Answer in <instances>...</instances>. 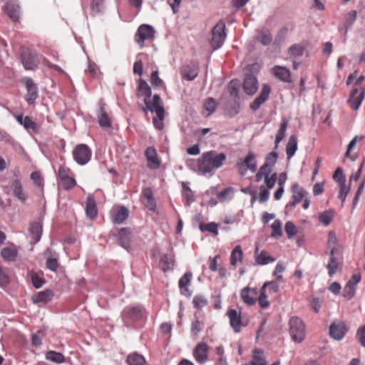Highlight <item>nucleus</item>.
Here are the masks:
<instances>
[{
  "label": "nucleus",
  "instance_id": "nucleus-51",
  "mask_svg": "<svg viewBox=\"0 0 365 365\" xmlns=\"http://www.w3.org/2000/svg\"><path fill=\"white\" fill-rule=\"evenodd\" d=\"M333 217V212L331 210H327L323 212L319 216V221L324 225H329Z\"/></svg>",
  "mask_w": 365,
  "mask_h": 365
},
{
  "label": "nucleus",
  "instance_id": "nucleus-23",
  "mask_svg": "<svg viewBox=\"0 0 365 365\" xmlns=\"http://www.w3.org/2000/svg\"><path fill=\"white\" fill-rule=\"evenodd\" d=\"M21 61L24 67L27 70H33L37 66L36 58L29 51H26L22 53Z\"/></svg>",
  "mask_w": 365,
  "mask_h": 365
},
{
  "label": "nucleus",
  "instance_id": "nucleus-7",
  "mask_svg": "<svg viewBox=\"0 0 365 365\" xmlns=\"http://www.w3.org/2000/svg\"><path fill=\"white\" fill-rule=\"evenodd\" d=\"M73 158L76 162L81 165L88 163L91 158V150L85 144L77 145L73 150Z\"/></svg>",
  "mask_w": 365,
  "mask_h": 365
},
{
  "label": "nucleus",
  "instance_id": "nucleus-28",
  "mask_svg": "<svg viewBox=\"0 0 365 365\" xmlns=\"http://www.w3.org/2000/svg\"><path fill=\"white\" fill-rule=\"evenodd\" d=\"M1 256L9 262H14L18 256V250L15 247H6L1 250Z\"/></svg>",
  "mask_w": 365,
  "mask_h": 365
},
{
  "label": "nucleus",
  "instance_id": "nucleus-30",
  "mask_svg": "<svg viewBox=\"0 0 365 365\" xmlns=\"http://www.w3.org/2000/svg\"><path fill=\"white\" fill-rule=\"evenodd\" d=\"M124 314L130 320L135 322L142 317V309L139 307H130L124 310Z\"/></svg>",
  "mask_w": 365,
  "mask_h": 365
},
{
  "label": "nucleus",
  "instance_id": "nucleus-50",
  "mask_svg": "<svg viewBox=\"0 0 365 365\" xmlns=\"http://www.w3.org/2000/svg\"><path fill=\"white\" fill-rule=\"evenodd\" d=\"M46 359L56 363H62L64 361L63 355L54 351H49L46 354Z\"/></svg>",
  "mask_w": 365,
  "mask_h": 365
},
{
  "label": "nucleus",
  "instance_id": "nucleus-19",
  "mask_svg": "<svg viewBox=\"0 0 365 365\" xmlns=\"http://www.w3.org/2000/svg\"><path fill=\"white\" fill-rule=\"evenodd\" d=\"M272 73L274 76L279 78L280 81L285 83L292 82L290 71L284 66H275L272 68Z\"/></svg>",
  "mask_w": 365,
  "mask_h": 365
},
{
  "label": "nucleus",
  "instance_id": "nucleus-63",
  "mask_svg": "<svg viewBox=\"0 0 365 365\" xmlns=\"http://www.w3.org/2000/svg\"><path fill=\"white\" fill-rule=\"evenodd\" d=\"M46 267L51 271H56L58 263L56 257H48L46 259Z\"/></svg>",
  "mask_w": 365,
  "mask_h": 365
},
{
  "label": "nucleus",
  "instance_id": "nucleus-21",
  "mask_svg": "<svg viewBox=\"0 0 365 365\" xmlns=\"http://www.w3.org/2000/svg\"><path fill=\"white\" fill-rule=\"evenodd\" d=\"M259 247H257L255 251V262L259 265H265L274 262L275 259L270 256L265 250L261 251L259 253Z\"/></svg>",
  "mask_w": 365,
  "mask_h": 365
},
{
  "label": "nucleus",
  "instance_id": "nucleus-36",
  "mask_svg": "<svg viewBox=\"0 0 365 365\" xmlns=\"http://www.w3.org/2000/svg\"><path fill=\"white\" fill-rule=\"evenodd\" d=\"M174 257L172 255H164L160 259V266L164 272H167L173 268L174 266Z\"/></svg>",
  "mask_w": 365,
  "mask_h": 365
},
{
  "label": "nucleus",
  "instance_id": "nucleus-46",
  "mask_svg": "<svg viewBox=\"0 0 365 365\" xmlns=\"http://www.w3.org/2000/svg\"><path fill=\"white\" fill-rule=\"evenodd\" d=\"M272 232L271 237L274 238H279L282 235V224L279 220H275L272 224Z\"/></svg>",
  "mask_w": 365,
  "mask_h": 365
},
{
  "label": "nucleus",
  "instance_id": "nucleus-6",
  "mask_svg": "<svg viewBox=\"0 0 365 365\" xmlns=\"http://www.w3.org/2000/svg\"><path fill=\"white\" fill-rule=\"evenodd\" d=\"M154 38L155 30L153 27L148 24H142L138 29L135 40L142 48L145 46V41H153Z\"/></svg>",
  "mask_w": 365,
  "mask_h": 365
},
{
  "label": "nucleus",
  "instance_id": "nucleus-5",
  "mask_svg": "<svg viewBox=\"0 0 365 365\" xmlns=\"http://www.w3.org/2000/svg\"><path fill=\"white\" fill-rule=\"evenodd\" d=\"M226 38L225 24L224 21H219L212 29L211 46L214 50L220 48Z\"/></svg>",
  "mask_w": 365,
  "mask_h": 365
},
{
  "label": "nucleus",
  "instance_id": "nucleus-41",
  "mask_svg": "<svg viewBox=\"0 0 365 365\" xmlns=\"http://www.w3.org/2000/svg\"><path fill=\"white\" fill-rule=\"evenodd\" d=\"M140 96H144L145 98H150L151 89L146 81L141 79L139 81L138 85V94Z\"/></svg>",
  "mask_w": 365,
  "mask_h": 365
},
{
  "label": "nucleus",
  "instance_id": "nucleus-15",
  "mask_svg": "<svg viewBox=\"0 0 365 365\" xmlns=\"http://www.w3.org/2000/svg\"><path fill=\"white\" fill-rule=\"evenodd\" d=\"M129 215V210L124 206L119 207L116 210L111 212V219L113 223L122 224Z\"/></svg>",
  "mask_w": 365,
  "mask_h": 365
},
{
  "label": "nucleus",
  "instance_id": "nucleus-9",
  "mask_svg": "<svg viewBox=\"0 0 365 365\" xmlns=\"http://www.w3.org/2000/svg\"><path fill=\"white\" fill-rule=\"evenodd\" d=\"M209 346L205 342H200L196 345L192 351V355L195 361L205 364L208 360Z\"/></svg>",
  "mask_w": 365,
  "mask_h": 365
},
{
  "label": "nucleus",
  "instance_id": "nucleus-60",
  "mask_svg": "<svg viewBox=\"0 0 365 365\" xmlns=\"http://www.w3.org/2000/svg\"><path fill=\"white\" fill-rule=\"evenodd\" d=\"M186 166L190 170L200 173V158L197 160L187 159L185 162Z\"/></svg>",
  "mask_w": 365,
  "mask_h": 365
},
{
  "label": "nucleus",
  "instance_id": "nucleus-52",
  "mask_svg": "<svg viewBox=\"0 0 365 365\" xmlns=\"http://www.w3.org/2000/svg\"><path fill=\"white\" fill-rule=\"evenodd\" d=\"M277 179V175L276 173L267 174L264 178V182L268 190H271L274 187Z\"/></svg>",
  "mask_w": 365,
  "mask_h": 365
},
{
  "label": "nucleus",
  "instance_id": "nucleus-62",
  "mask_svg": "<svg viewBox=\"0 0 365 365\" xmlns=\"http://www.w3.org/2000/svg\"><path fill=\"white\" fill-rule=\"evenodd\" d=\"M192 278V274L185 273L179 280V287L180 289H186Z\"/></svg>",
  "mask_w": 365,
  "mask_h": 365
},
{
  "label": "nucleus",
  "instance_id": "nucleus-33",
  "mask_svg": "<svg viewBox=\"0 0 365 365\" xmlns=\"http://www.w3.org/2000/svg\"><path fill=\"white\" fill-rule=\"evenodd\" d=\"M86 215L93 219L97 215V207L96 203L93 197H88L86 200Z\"/></svg>",
  "mask_w": 365,
  "mask_h": 365
},
{
  "label": "nucleus",
  "instance_id": "nucleus-18",
  "mask_svg": "<svg viewBox=\"0 0 365 365\" xmlns=\"http://www.w3.org/2000/svg\"><path fill=\"white\" fill-rule=\"evenodd\" d=\"M5 11L14 21H17L19 20L20 6L16 1H10L7 2L5 6Z\"/></svg>",
  "mask_w": 365,
  "mask_h": 365
},
{
  "label": "nucleus",
  "instance_id": "nucleus-58",
  "mask_svg": "<svg viewBox=\"0 0 365 365\" xmlns=\"http://www.w3.org/2000/svg\"><path fill=\"white\" fill-rule=\"evenodd\" d=\"M285 270V266L284 264L279 262L277 265L275 266L274 270L273 272V276H274L278 281H282L283 279V277L282 275V273Z\"/></svg>",
  "mask_w": 365,
  "mask_h": 365
},
{
  "label": "nucleus",
  "instance_id": "nucleus-24",
  "mask_svg": "<svg viewBox=\"0 0 365 365\" xmlns=\"http://www.w3.org/2000/svg\"><path fill=\"white\" fill-rule=\"evenodd\" d=\"M18 123L24 126L25 129L30 131L36 132L38 127L36 123L31 120L29 116H24L23 115H18L16 116Z\"/></svg>",
  "mask_w": 365,
  "mask_h": 365
},
{
  "label": "nucleus",
  "instance_id": "nucleus-42",
  "mask_svg": "<svg viewBox=\"0 0 365 365\" xmlns=\"http://www.w3.org/2000/svg\"><path fill=\"white\" fill-rule=\"evenodd\" d=\"M256 38L264 46L269 45L272 41V36L269 31H262Z\"/></svg>",
  "mask_w": 365,
  "mask_h": 365
},
{
  "label": "nucleus",
  "instance_id": "nucleus-13",
  "mask_svg": "<svg viewBox=\"0 0 365 365\" xmlns=\"http://www.w3.org/2000/svg\"><path fill=\"white\" fill-rule=\"evenodd\" d=\"M346 332V325L343 322H334L329 327L330 336L336 340H341Z\"/></svg>",
  "mask_w": 365,
  "mask_h": 365
},
{
  "label": "nucleus",
  "instance_id": "nucleus-34",
  "mask_svg": "<svg viewBox=\"0 0 365 365\" xmlns=\"http://www.w3.org/2000/svg\"><path fill=\"white\" fill-rule=\"evenodd\" d=\"M278 158V154L276 151L270 152L264 159V163L262 166H265L266 170L272 172V168L277 163Z\"/></svg>",
  "mask_w": 365,
  "mask_h": 365
},
{
  "label": "nucleus",
  "instance_id": "nucleus-26",
  "mask_svg": "<svg viewBox=\"0 0 365 365\" xmlns=\"http://www.w3.org/2000/svg\"><path fill=\"white\" fill-rule=\"evenodd\" d=\"M130 231L128 228H121L118 234V240L120 246L126 250L130 247Z\"/></svg>",
  "mask_w": 365,
  "mask_h": 365
},
{
  "label": "nucleus",
  "instance_id": "nucleus-4",
  "mask_svg": "<svg viewBox=\"0 0 365 365\" xmlns=\"http://www.w3.org/2000/svg\"><path fill=\"white\" fill-rule=\"evenodd\" d=\"M289 333L293 341L301 343L305 338V325L302 319L293 317L289 320Z\"/></svg>",
  "mask_w": 365,
  "mask_h": 365
},
{
  "label": "nucleus",
  "instance_id": "nucleus-25",
  "mask_svg": "<svg viewBox=\"0 0 365 365\" xmlns=\"http://www.w3.org/2000/svg\"><path fill=\"white\" fill-rule=\"evenodd\" d=\"M143 203L148 209L154 211L156 207V202L153 197V191L150 187H147L143 191Z\"/></svg>",
  "mask_w": 365,
  "mask_h": 365
},
{
  "label": "nucleus",
  "instance_id": "nucleus-45",
  "mask_svg": "<svg viewBox=\"0 0 365 365\" xmlns=\"http://www.w3.org/2000/svg\"><path fill=\"white\" fill-rule=\"evenodd\" d=\"M337 244V238L336 234L333 231H330L329 232V239H328V247L330 250V255H334L336 252V246Z\"/></svg>",
  "mask_w": 365,
  "mask_h": 365
},
{
  "label": "nucleus",
  "instance_id": "nucleus-29",
  "mask_svg": "<svg viewBox=\"0 0 365 365\" xmlns=\"http://www.w3.org/2000/svg\"><path fill=\"white\" fill-rule=\"evenodd\" d=\"M297 150V139L294 135H291L289 138L288 143L286 146V153L287 159L290 160L295 154Z\"/></svg>",
  "mask_w": 365,
  "mask_h": 365
},
{
  "label": "nucleus",
  "instance_id": "nucleus-43",
  "mask_svg": "<svg viewBox=\"0 0 365 365\" xmlns=\"http://www.w3.org/2000/svg\"><path fill=\"white\" fill-rule=\"evenodd\" d=\"M182 73L186 79L189 81L194 80L198 74L197 68L196 66L192 68H190L189 66H185Z\"/></svg>",
  "mask_w": 365,
  "mask_h": 365
},
{
  "label": "nucleus",
  "instance_id": "nucleus-20",
  "mask_svg": "<svg viewBox=\"0 0 365 365\" xmlns=\"http://www.w3.org/2000/svg\"><path fill=\"white\" fill-rule=\"evenodd\" d=\"M145 156L148 160V166L151 169H158L160 167V162L158 160V155L155 148L149 147L145 150Z\"/></svg>",
  "mask_w": 365,
  "mask_h": 365
},
{
  "label": "nucleus",
  "instance_id": "nucleus-38",
  "mask_svg": "<svg viewBox=\"0 0 365 365\" xmlns=\"http://www.w3.org/2000/svg\"><path fill=\"white\" fill-rule=\"evenodd\" d=\"M243 257V252L240 245H237L232 251L230 256V263L232 266H236L237 262H241Z\"/></svg>",
  "mask_w": 365,
  "mask_h": 365
},
{
  "label": "nucleus",
  "instance_id": "nucleus-27",
  "mask_svg": "<svg viewBox=\"0 0 365 365\" xmlns=\"http://www.w3.org/2000/svg\"><path fill=\"white\" fill-rule=\"evenodd\" d=\"M53 297V294L52 291L46 289L39 292L36 296L32 297V300L35 304L46 303L49 302Z\"/></svg>",
  "mask_w": 365,
  "mask_h": 365
},
{
  "label": "nucleus",
  "instance_id": "nucleus-16",
  "mask_svg": "<svg viewBox=\"0 0 365 365\" xmlns=\"http://www.w3.org/2000/svg\"><path fill=\"white\" fill-rule=\"evenodd\" d=\"M293 201L287 205V207H295L305 197L307 192L299 187L297 184H294L292 187Z\"/></svg>",
  "mask_w": 365,
  "mask_h": 365
},
{
  "label": "nucleus",
  "instance_id": "nucleus-8",
  "mask_svg": "<svg viewBox=\"0 0 365 365\" xmlns=\"http://www.w3.org/2000/svg\"><path fill=\"white\" fill-rule=\"evenodd\" d=\"M365 95V88L362 86L354 87L351 90L350 97L348 100L349 106L353 110H358L364 100Z\"/></svg>",
  "mask_w": 365,
  "mask_h": 365
},
{
  "label": "nucleus",
  "instance_id": "nucleus-10",
  "mask_svg": "<svg viewBox=\"0 0 365 365\" xmlns=\"http://www.w3.org/2000/svg\"><path fill=\"white\" fill-rule=\"evenodd\" d=\"M24 85L25 86L27 94L25 97V100L29 104H34L38 98V88L34 81L30 78H25L22 80Z\"/></svg>",
  "mask_w": 365,
  "mask_h": 365
},
{
  "label": "nucleus",
  "instance_id": "nucleus-32",
  "mask_svg": "<svg viewBox=\"0 0 365 365\" xmlns=\"http://www.w3.org/2000/svg\"><path fill=\"white\" fill-rule=\"evenodd\" d=\"M29 232L35 243L38 242L42 234V225L40 222H34L31 225Z\"/></svg>",
  "mask_w": 365,
  "mask_h": 365
},
{
  "label": "nucleus",
  "instance_id": "nucleus-64",
  "mask_svg": "<svg viewBox=\"0 0 365 365\" xmlns=\"http://www.w3.org/2000/svg\"><path fill=\"white\" fill-rule=\"evenodd\" d=\"M150 83L152 86L155 87H159L162 85L163 81L160 78L158 71H154L152 72L150 76Z\"/></svg>",
  "mask_w": 365,
  "mask_h": 365
},
{
  "label": "nucleus",
  "instance_id": "nucleus-37",
  "mask_svg": "<svg viewBox=\"0 0 365 365\" xmlns=\"http://www.w3.org/2000/svg\"><path fill=\"white\" fill-rule=\"evenodd\" d=\"M235 190L232 187H227L217 194V197L220 202H225L231 200L234 197Z\"/></svg>",
  "mask_w": 365,
  "mask_h": 365
},
{
  "label": "nucleus",
  "instance_id": "nucleus-14",
  "mask_svg": "<svg viewBox=\"0 0 365 365\" xmlns=\"http://www.w3.org/2000/svg\"><path fill=\"white\" fill-rule=\"evenodd\" d=\"M243 88L247 94L254 95L258 88V82L256 77L252 74L247 75L244 80Z\"/></svg>",
  "mask_w": 365,
  "mask_h": 365
},
{
  "label": "nucleus",
  "instance_id": "nucleus-49",
  "mask_svg": "<svg viewBox=\"0 0 365 365\" xmlns=\"http://www.w3.org/2000/svg\"><path fill=\"white\" fill-rule=\"evenodd\" d=\"M10 283V278L5 269L0 267V287L5 289Z\"/></svg>",
  "mask_w": 365,
  "mask_h": 365
},
{
  "label": "nucleus",
  "instance_id": "nucleus-56",
  "mask_svg": "<svg viewBox=\"0 0 365 365\" xmlns=\"http://www.w3.org/2000/svg\"><path fill=\"white\" fill-rule=\"evenodd\" d=\"M104 0H92L91 9L93 13L99 14L103 9Z\"/></svg>",
  "mask_w": 365,
  "mask_h": 365
},
{
  "label": "nucleus",
  "instance_id": "nucleus-17",
  "mask_svg": "<svg viewBox=\"0 0 365 365\" xmlns=\"http://www.w3.org/2000/svg\"><path fill=\"white\" fill-rule=\"evenodd\" d=\"M257 290L256 288L245 287L241 292V298L247 305H253L256 302Z\"/></svg>",
  "mask_w": 365,
  "mask_h": 365
},
{
  "label": "nucleus",
  "instance_id": "nucleus-44",
  "mask_svg": "<svg viewBox=\"0 0 365 365\" xmlns=\"http://www.w3.org/2000/svg\"><path fill=\"white\" fill-rule=\"evenodd\" d=\"M252 365H266L267 362L263 356V353L259 349H255L252 355Z\"/></svg>",
  "mask_w": 365,
  "mask_h": 365
},
{
  "label": "nucleus",
  "instance_id": "nucleus-12",
  "mask_svg": "<svg viewBox=\"0 0 365 365\" xmlns=\"http://www.w3.org/2000/svg\"><path fill=\"white\" fill-rule=\"evenodd\" d=\"M270 92V86L266 84L264 85L259 96H257L250 104V108L255 111L258 110L259 107L268 99Z\"/></svg>",
  "mask_w": 365,
  "mask_h": 365
},
{
  "label": "nucleus",
  "instance_id": "nucleus-31",
  "mask_svg": "<svg viewBox=\"0 0 365 365\" xmlns=\"http://www.w3.org/2000/svg\"><path fill=\"white\" fill-rule=\"evenodd\" d=\"M304 51V46L295 43L288 48L287 53L290 58H299L303 56Z\"/></svg>",
  "mask_w": 365,
  "mask_h": 365
},
{
  "label": "nucleus",
  "instance_id": "nucleus-61",
  "mask_svg": "<svg viewBox=\"0 0 365 365\" xmlns=\"http://www.w3.org/2000/svg\"><path fill=\"white\" fill-rule=\"evenodd\" d=\"M259 304L263 309H266L269 306V302L267 300V296L266 295L265 289L262 287L259 296Z\"/></svg>",
  "mask_w": 365,
  "mask_h": 365
},
{
  "label": "nucleus",
  "instance_id": "nucleus-22",
  "mask_svg": "<svg viewBox=\"0 0 365 365\" xmlns=\"http://www.w3.org/2000/svg\"><path fill=\"white\" fill-rule=\"evenodd\" d=\"M227 316L230 319V326L237 333L240 331L241 329V315L236 309H230L227 312Z\"/></svg>",
  "mask_w": 365,
  "mask_h": 365
},
{
  "label": "nucleus",
  "instance_id": "nucleus-54",
  "mask_svg": "<svg viewBox=\"0 0 365 365\" xmlns=\"http://www.w3.org/2000/svg\"><path fill=\"white\" fill-rule=\"evenodd\" d=\"M337 267H338V264H337V262L334 257V255H330V259L327 266L329 276L331 277L336 274V270H337Z\"/></svg>",
  "mask_w": 365,
  "mask_h": 365
},
{
  "label": "nucleus",
  "instance_id": "nucleus-59",
  "mask_svg": "<svg viewBox=\"0 0 365 365\" xmlns=\"http://www.w3.org/2000/svg\"><path fill=\"white\" fill-rule=\"evenodd\" d=\"M284 230L289 239L297 234V227L294 224L290 221L286 222Z\"/></svg>",
  "mask_w": 365,
  "mask_h": 365
},
{
  "label": "nucleus",
  "instance_id": "nucleus-55",
  "mask_svg": "<svg viewBox=\"0 0 365 365\" xmlns=\"http://www.w3.org/2000/svg\"><path fill=\"white\" fill-rule=\"evenodd\" d=\"M217 107V103L212 98H207L204 104V108L205 110L208 112L207 115L212 114L213 112H215Z\"/></svg>",
  "mask_w": 365,
  "mask_h": 365
},
{
  "label": "nucleus",
  "instance_id": "nucleus-2",
  "mask_svg": "<svg viewBox=\"0 0 365 365\" xmlns=\"http://www.w3.org/2000/svg\"><path fill=\"white\" fill-rule=\"evenodd\" d=\"M144 103L145 104V107L143 108L144 112H155L157 116L153 118V123L157 129H163V120L164 119L165 110L160 105V98L159 96L155 95L152 101L150 100V98H145Z\"/></svg>",
  "mask_w": 365,
  "mask_h": 365
},
{
  "label": "nucleus",
  "instance_id": "nucleus-40",
  "mask_svg": "<svg viewBox=\"0 0 365 365\" xmlns=\"http://www.w3.org/2000/svg\"><path fill=\"white\" fill-rule=\"evenodd\" d=\"M127 362L129 365H145V358L138 354H132L128 355Z\"/></svg>",
  "mask_w": 365,
  "mask_h": 365
},
{
  "label": "nucleus",
  "instance_id": "nucleus-39",
  "mask_svg": "<svg viewBox=\"0 0 365 365\" xmlns=\"http://www.w3.org/2000/svg\"><path fill=\"white\" fill-rule=\"evenodd\" d=\"M99 115H98V123L101 127L109 128L111 125L110 120L104 110L103 107L101 106L99 108Z\"/></svg>",
  "mask_w": 365,
  "mask_h": 365
},
{
  "label": "nucleus",
  "instance_id": "nucleus-53",
  "mask_svg": "<svg viewBox=\"0 0 365 365\" xmlns=\"http://www.w3.org/2000/svg\"><path fill=\"white\" fill-rule=\"evenodd\" d=\"M194 307L197 309H201L205 307L207 304L206 298L202 295H196L192 299Z\"/></svg>",
  "mask_w": 365,
  "mask_h": 365
},
{
  "label": "nucleus",
  "instance_id": "nucleus-1",
  "mask_svg": "<svg viewBox=\"0 0 365 365\" xmlns=\"http://www.w3.org/2000/svg\"><path fill=\"white\" fill-rule=\"evenodd\" d=\"M226 160L225 153H217L215 150L203 153L200 158V173L206 175L221 168Z\"/></svg>",
  "mask_w": 365,
  "mask_h": 365
},
{
  "label": "nucleus",
  "instance_id": "nucleus-57",
  "mask_svg": "<svg viewBox=\"0 0 365 365\" xmlns=\"http://www.w3.org/2000/svg\"><path fill=\"white\" fill-rule=\"evenodd\" d=\"M356 16L357 12L356 10H351L346 15L345 24L348 29L350 28L355 22Z\"/></svg>",
  "mask_w": 365,
  "mask_h": 365
},
{
  "label": "nucleus",
  "instance_id": "nucleus-47",
  "mask_svg": "<svg viewBox=\"0 0 365 365\" xmlns=\"http://www.w3.org/2000/svg\"><path fill=\"white\" fill-rule=\"evenodd\" d=\"M240 81L238 80H232L230 81L228 91L230 94L234 97L235 98H238L239 97V89H240Z\"/></svg>",
  "mask_w": 365,
  "mask_h": 365
},
{
  "label": "nucleus",
  "instance_id": "nucleus-48",
  "mask_svg": "<svg viewBox=\"0 0 365 365\" xmlns=\"http://www.w3.org/2000/svg\"><path fill=\"white\" fill-rule=\"evenodd\" d=\"M218 226L215 222H210L207 224L201 223L200 225V229L201 231L205 232L207 231L209 232H212L215 235H218Z\"/></svg>",
  "mask_w": 365,
  "mask_h": 365
},
{
  "label": "nucleus",
  "instance_id": "nucleus-3",
  "mask_svg": "<svg viewBox=\"0 0 365 365\" xmlns=\"http://www.w3.org/2000/svg\"><path fill=\"white\" fill-rule=\"evenodd\" d=\"M236 168L241 175H245L247 170L255 173L257 169L256 155L250 151L244 159L240 158L237 160Z\"/></svg>",
  "mask_w": 365,
  "mask_h": 365
},
{
  "label": "nucleus",
  "instance_id": "nucleus-35",
  "mask_svg": "<svg viewBox=\"0 0 365 365\" xmlns=\"http://www.w3.org/2000/svg\"><path fill=\"white\" fill-rule=\"evenodd\" d=\"M288 126V120L284 119L280 125V128L276 135L274 140V148L277 149L279 143L283 140L285 136V133Z\"/></svg>",
  "mask_w": 365,
  "mask_h": 365
},
{
  "label": "nucleus",
  "instance_id": "nucleus-11",
  "mask_svg": "<svg viewBox=\"0 0 365 365\" xmlns=\"http://www.w3.org/2000/svg\"><path fill=\"white\" fill-rule=\"evenodd\" d=\"M15 178L11 181L10 187L12 191V194L15 196L18 200L21 202H25L26 197L23 191V187L21 182V178L19 175H14Z\"/></svg>",
  "mask_w": 365,
  "mask_h": 365
}]
</instances>
